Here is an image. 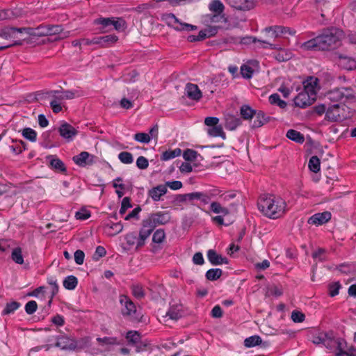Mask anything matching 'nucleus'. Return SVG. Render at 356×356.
<instances>
[{"instance_id": "a18cd8bd", "label": "nucleus", "mask_w": 356, "mask_h": 356, "mask_svg": "<svg viewBox=\"0 0 356 356\" xmlns=\"http://www.w3.org/2000/svg\"><path fill=\"white\" fill-rule=\"evenodd\" d=\"M320 159L317 156H312L309 161V168L313 172H318L320 170Z\"/></svg>"}, {"instance_id": "3c124183", "label": "nucleus", "mask_w": 356, "mask_h": 356, "mask_svg": "<svg viewBox=\"0 0 356 356\" xmlns=\"http://www.w3.org/2000/svg\"><path fill=\"white\" fill-rule=\"evenodd\" d=\"M131 289L132 294L136 298H137L138 300H141L145 297V291H144L143 288L142 287V286L138 285V284L133 285V286H131Z\"/></svg>"}, {"instance_id": "7ed1b4c3", "label": "nucleus", "mask_w": 356, "mask_h": 356, "mask_svg": "<svg viewBox=\"0 0 356 356\" xmlns=\"http://www.w3.org/2000/svg\"><path fill=\"white\" fill-rule=\"evenodd\" d=\"M170 220L168 212L158 211L149 214L147 218L142 220V227L149 233V236L156 226L167 224Z\"/></svg>"}, {"instance_id": "c85d7f7f", "label": "nucleus", "mask_w": 356, "mask_h": 356, "mask_svg": "<svg viewBox=\"0 0 356 356\" xmlns=\"http://www.w3.org/2000/svg\"><path fill=\"white\" fill-rule=\"evenodd\" d=\"M192 197V204L194 200L200 201L201 205L208 204L211 201V195L207 194L205 192H193L191 195Z\"/></svg>"}, {"instance_id": "69168bd1", "label": "nucleus", "mask_w": 356, "mask_h": 356, "mask_svg": "<svg viewBox=\"0 0 356 356\" xmlns=\"http://www.w3.org/2000/svg\"><path fill=\"white\" fill-rule=\"evenodd\" d=\"M166 316L172 320L177 321L181 317V314L176 307H172L167 312Z\"/></svg>"}, {"instance_id": "49530a36", "label": "nucleus", "mask_w": 356, "mask_h": 356, "mask_svg": "<svg viewBox=\"0 0 356 356\" xmlns=\"http://www.w3.org/2000/svg\"><path fill=\"white\" fill-rule=\"evenodd\" d=\"M22 136L31 142H35L37 140V132L29 127L24 128L22 131Z\"/></svg>"}, {"instance_id": "79ce46f5", "label": "nucleus", "mask_w": 356, "mask_h": 356, "mask_svg": "<svg viewBox=\"0 0 356 356\" xmlns=\"http://www.w3.org/2000/svg\"><path fill=\"white\" fill-rule=\"evenodd\" d=\"M20 302L17 301H12L10 302H8L5 307V309L1 312V315L6 316L13 313L20 307Z\"/></svg>"}, {"instance_id": "b1692460", "label": "nucleus", "mask_w": 356, "mask_h": 356, "mask_svg": "<svg viewBox=\"0 0 356 356\" xmlns=\"http://www.w3.org/2000/svg\"><path fill=\"white\" fill-rule=\"evenodd\" d=\"M168 190L165 185L160 184L148 191V195L155 202L160 200L161 197L166 194Z\"/></svg>"}, {"instance_id": "9d476101", "label": "nucleus", "mask_w": 356, "mask_h": 356, "mask_svg": "<svg viewBox=\"0 0 356 356\" xmlns=\"http://www.w3.org/2000/svg\"><path fill=\"white\" fill-rule=\"evenodd\" d=\"M167 19L172 23L173 28L179 31L190 32L197 29V27L195 25L181 22L179 19L172 13L168 14Z\"/></svg>"}, {"instance_id": "0eeeda50", "label": "nucleus", "mask_w": 356, "mask_h": 356, "mask_svg": "<svg viewBox=\"0 0 356 356\" xmlns=\"http://www.w3.org/2000/svg\"><path fill=\"white\" fill-rule=\"evenodd\" d=\"M346 345V341L341 338H335L333 336V332L327 333V337L324 341L323 346L330 350H337V352L342 348L343 346Z\"/></svg>"}, {"instance_id": "f03ea898", "label": "nucleus", "mask_w": 356, "mask_h": 356, "mask_svg": "<svg viewBox=\"0 0 356 356\" xmlns=\"http://www.w3.org/2000/svg\"><path fill=\"white\" fill-rule=\"evenodd\" d=\"M343 31L336 27L324 29L323 33L317 36L319 51H330L337 49L341 44Z\"/></svg>"}, {"instance_id": "a19ab883", "label": "nucleus", "mask_w": 356, "mask_h": 356, "mask_svg": "<svg viewBox=\"0 0 356 356\" xmlns=\"http://www.w3.org/2000/svg\"><path fill=\"white\" fill-rule=\"evenodd\" d=\"M11 259L17 264H24V257L22 255V250L20 247L15 248L12 250Z\"/></svg>"}, {"instance_id": "e433bc0d", "label": "nucleus", "mask_w": 356, "mask_h": 356, "mask_svg": "<svg viewBox=\"0 0 356 356\" xmlns=\"http://www.w3.org/2000/svg\"><path fill=\"white\" fill-rule=\"evenodd\" d=\"M63 284L66 289L74 290L78 284V280L74 275H69L65 278Z\"/></svg>"}, {"instance_id": "20e7f679", "label": "nucleus", "mask_w": 356, "mask_h": 356, "mask_svg": "<svg viewBox=\"0 0 356 356\" xmlns=\"http://www.w3.org/2000/svg\"><path fill=\"white\" fill-rule=\"evenodd\" d=\"M149 237V233L145 232L141 227L138 236L134 232H129L124 236V240L129 250L135 246V250L138 251L145 245V241Z\"/></svg>"}, {"instance_id": "864d4df0", "label": "nucleus", "mask_w": 356, "mask_h": 356, "mask_svg": "<svg viewBox=\"0 0 356 356\" xmlns=\"http://www.w3.org/2000/svg\"><path fill=\"white\" fill-rule=\"evenodd\" d=\"M165 238V233L163 229H156L152 236V242L155 243H161Z\"/></svg>"}, {"instance_id": "cd10ccee", "label": "nucleus", "mask_w": 356, "mask_h": 356, "mask_svg": "<svg viewBox=\"0 0 356 356\" xmlns=\"http://www.w3.org/2000/svg\"><path fill=\"white\" fill-rule=\"evenodd\" d=\"M94 24L100 25L99 30L102 32H108L113 30L112 17H99L94 20Z\"/></svg>"}, {"instance_id": "bf43d9fd", "label": "nucleus", "mask_w": 356, "mask_h": 356, "mask_svg": "<svg viewBox=\"0 0 356 356\" xmlns=\"http://www.w3.org/2000/svg\"><path fill=\"white\" fill-rule=\"evenodd\" d=\"M76 93H78L77 91L65 90L60 95H56V98L58 100L72 99L77 96L76 95Z\"/></svg>"}, {"instance_id": "c756f323", "label": "nucleus", "mask_w": 356, "mask_h": 356, "mask_svg": "<svg viewBox=\"0 0 356 356\" xmlns=\"http://www.w3.org/2000/svg\"><path fill=\"white\" fill-rule=\"evenodd\" d=\"M286 136L289 139L297 143L302 144L305 142L304 135L295 129H289Z\"/></svg>"}, {"instance_id": "6e6552de", "label": "nucleus", "mask_w": 356, "mask_h": 356, "mask_svg": "<svg viewBox=\"0 0 356 356\" xmlns=\"http://www.w3.org/2000/svg\"><path fill=\"white\" fill-rule=\"evenodd\" d=\"M46 161L49 163L48 166L56 172L67 175V168L65 163L57 157L56 155H48Z\"/></svg>"}, {"instance_id": "72a5a7b5", "label": "nucleus", "mask_w": 356, "mask_h": 356, "mask_svg": "<svg viewBox=\"0 0 356 356\" xmlns=\"http://www.w3.org/2000/svg\"><path fill=\"white\" fill-rule=\"evenodd\" d=\"M210 209L215 213L222 214V216H227L229 213V211L227 208L223 207L218 202H213L211 203Z\"/></svg>"}, {"instance_id": "f3484780", "label": "nucleus", "mask_w": 356, "mask_h": 356, "mask_svg": "<svg viewBox=\"0 0 356 356\" xmlns=\"http://www.w3.org/2000/svg\"><path fill=\"white\" fill-rule=\"evenodd\" d=\"M56 346L63 350H75L78 346L74 339L65 336H58L56 337Z\"/></svg>"}, {"instance_id": "f704fd0d", "label": "nucleus", "mask_w": 356, "mask_h": 356, "mask_svg": "<svg viewBox=\"0 0 356 356\" xmlns=\"http://www.w3.org/2000/svg\"><path fill=\"white\" fill-rule=\"evenodd\" d=\"M112 28L118 31H123L127 28V23L122 17H112Z\"/></svg>"}, {"instance_id": "680f3d73", "label": "nucleus", "mask_w": 356, "mask_h": 356, "mask_svg": "<svg viewBox=\"0 0 356 356\" xmlns=\"http://www.w3.org/2000/svg\"><path fill=\"white\" fill-rule=\"evenodd\" d=\"M132 207V204L131 203V198L129 197H125L123 198L121 204V207L120 209V214L124 215L127 210L129 208Z\"/></svg>"}, {"instance_id": "5fc2aeb1", "label": "nucleus", "mask_w": 356, "mask_h": 356, "mask_svg": "<svg viewBox=\"0 0 356 356\" xmlns=\"http://www.w3.org/2000/svg\"><path fill=\"white\" fill-rule=\"evenodd\" d=\"M15 145L10 146V148L13 153L19 154L22 153L23 150L26 149V143L23 140H15Z\"/></svg>"}, {"instance_id": "9b49d317", "label": "nucleus", "mask_w": 356, "mask_h": 356, "mask_svg": "<svg viewBox=\"0 0 356 356\" xmlns=\"http://www.w3.org/2000/svg\"><path fill=\"white\" fill-rule=\"evenodd\" d=\"M96 156L89 154L88 152H81L78 155L73 156V161L80 167L91 165L95 163Z\"/></svg>"}, {"instance_id": "1a4fd4ad", "label": "nucleus", "mask_w": 356, "mask_h": 356, "mask_svg": "<svg viewBox=\"0 0 356 356\" xmlns=\"http://www.w3.org/2000/svg\"><path fill=\"white\" fill-rule=\"evenodd\" d=\"M120 302L123 307L122 314L123 316H133L136 313V307L134 302L126 295L120 296Z\"/></svg>"}, {"instance_id": "4c0bfd02", "label": "nucleus", "mask_w": 356, "mask_h": 356, "mask_svg": "<svg viewBox=\"0 0 356 356\" xmlns=\"http://www.w3.org/2000/svg\"><path fill=\"white\" fill-rule=\"evenodd\" d=\"M149 290L152 293V298L158 299L161 298L163 291V286L160 284H151Z\"/></svg>"}, {"instance_id": "052dcab7", "label": "nucleus", "mask_w": 356, "mask_h": 356, "mask_svg": "<svg viewBox=\"0 0 356 356\" xmlns=\"http://www.w3.org/2000/svg\"><path fill=\"white\" fill-rule=\"evenodd\" d=\"M328 332H319L316 335H314L312 337V341L317 345L323 344L324 343V341H325V339L327 337Z\"/></svg>"}, {"instance_id": "4be33fe9", "label": "nucleus", "mask_w": 356, "mask_h": 356, "mask_svg": "<svg viewBox=\"0 0 356 356\" xmlns=\"http://www.w3.org/2000/svg\"><path fill=\"white\" fill-rule=\"evenodd\" d=\"M207 258L209 262L213 266L227 264L229 261L227 258L222 257L216 252V250L210 249L207 251Z\"/></svg>"}, {"instance_id": "ea45409f", "label": "nucleus", "mask_w": 356, "mask_h": 356, "mask_svg": "<svg viewBox=\"0 0 356 356\" xmlns=\"http://www.w3.org/2000/svg\"><path fill=\"white\" fill-rule=\"evenodd\" d=\"M262 339L258 335H253L244 340V346L247 348L254 347L261 343Z\"/></svg>"}, {"instance_id": "e2e57ef3", "label": "nucleus", "mask_w": 356, "mask_h": 356, "mask_svg": "<svg viewBox=\"0 0 356 356\" xmlns=\"http://www.w3.org/2000/svg\"><path fill=\"white\" fill-rule=\"evenodd\" d=\"M277 26L266 27L263 31L266 32L267 38L275 39L280 37L279 33H277Z\"/></svg>"}, {"instance_id": "4d7b16f0", "label": "nucleus", "mask_w": 356, "mask_h": 356, "mask_svg": "<svg viewBox=\"0 0 356 356\" xmlns=\"http://www.w3.org/2000/svg\"><path fill=\"white\" fill-rule=\"evenodd\" d=\"M119 160L124 164H130L134 161L132 154L128 152H122L118 154Z\"/></svg>"}, {"instance_id": "5701e85b", "label": "nucleus", "mask_w": 356, "mask_h": 356, "mask_svg": "<svg viewBox=\"0 0 356 356\" xmlns=\"http://www.w3.org/2000/svg\"><path fill=\"white\" fill-rule=\"evenodd\" d=\"M225 127L226 129L229 131L235 130L242 123L240 118L232 114L226 115L225 117Z\"/></svg>"}, {"instance_id": "7c9ffc66", "label": "nucleus", "mask_w": 356, "mask_h": 356, "mask_svg": "<svg viewBox=\"0 0 356 356\" xmlns=\"http://www.w3.org/2000/svg\"><path fill=\"white\" fill-rule=\"evenodd\" d=\"M300 48L304 51H319L318 50V40L317 36L313 39L309 40L303 42L300 45Z\"/></svg>"}, {"instance_id": "dca6fc26", "label": "nucleus", "mask_w": 356, "mask_h": 356, "mask_svg": "<svg viewBox=\"0 0 356 356\" xmlns=\"http://www.w3.org/2000/svg\"><path fill=\"white\" fill-rule=\"evenodd\" d=\"M257 42H259V44L261 45V47H263L264 49H267V48H268L270 49H277L275 44L270 43L268 40H259L254 36L247 35V36L241 38V40H240L241 44H246V45L250 44L252 43H255Z\"/></svg>"}, {"instance_id": "a878e982", "label": "nucleus", "mask_w": 356, "mask_h": 356, "mask_svg": "<svg viewBox=\"0 0 356 356\" xmlns=\"http://www.w3.org/2000/svg\"><path fill=\"white\" fill-rule=\"evenodd\" d=\"M24 33L22 28L6 26L0 30V36L6 39L17 38V34Z\"/></svg>"}, {"instance_id": "37998d69", "label": "nucleus", "mask_w": 356, "mask_h": 356, "mask_svg": "<svg viewBox=\"0 0 356 356\" xmlns=\"http://www.w3.org/2000/svg\"><path fill=\"white\" fill-rule=\"evenodd\" d=\"M268 100L270 104H276L281 108H284L287 106L286 102L284 100H282L277 93L270 95Z\"/></svg>"}, {"instance_id": "423d86ee", "label": "nucleus", "mask_w": 356, "mask_h": 356, "mask_svg": "<svg viewBox=\"0 0 356 356\" xmlns=\"http://www.w3.org/2000/svg\"><path fill=\"white\" fill-rule=\"evenodd\" d=\"M118 40V37L114 34L104 36L95 37L91 40H87V44H99L102 47H108Z\"/></svg>"}, {"instance_id": "13d9d810", "label": "nucleus", "mask_w": 356, "mask_h": 356, "mask_svg": "<svg viewBox=\"0 0 356 356\" xmlns=\"http://www.w3.org/2000/svg\"><path fill=\"white\" fill-rule=\"evenodd\" d=\"M341 285L339 282H335L328 285L329 295L330 297H334L339 294Z\"/></svg>"}, {"instance_id": "58836bf2", "label": "nucleus", "mask_w": 356, "mask_h": 356, "mask_svg": "<svg viewBox=\"0 0 356 356\" xmlns=\"http://www.w3.org/2000/svg\"><path fill=\"white\" fill-rule=\"evenodd\" d=\"M181 153V150L179 148H176L173 150L169 149V150L165 151L161 156V161H168V160L174 159L177 156H180Z\"/></svg>"}, {"instance_id": "2eb2a0df", "label": "nucleus", "mask_w": 356, "mask_h": 356, "mask_svg": "<svg viewBox=\"0 0 356 356\" xmlns=\"http://www.w3.org/2000/svg\"><path fill=\"white\" fill-rule=\"evenodd\" d=\"M331 216L332 215L330 211L316 213L309 218L307 223L316 226L321 225L327 222L331 219Z\"/></svg>"}, {"instance_id": "bb28decb", "label": "nucleus", "mask_w": 356, "mask_h": 356, "mask_svg": "<svg viewBox=\"0 0 356 356\" xmlns=\"http://www.w3.org/2000/svg\"><path fill=\"white\" fill-rule=\"evenodd\" d=\"M254 117L255 119L252 124V128L253 129L261 127L267 123L270 119V118L269 116H266L262 111H256Z\"/></svg>"}, {"instance_id": "8fccbe9b", "label": "nucleus", "mask_w": 356, "mask_h": 356, "mask_svg": "<svg viewBox=\"0 0 356 356\" xmlns=\"http://www.w3.org/2000/svg\"><path fill=\"white\" fill-rule=\"evenodd\" d=\"M104 227L105 228L112 229L113 231V233H112L111 234L113 235H116L120 233L123 229V225L120 221L117 222H108L105 224Z\"/></svg>"}, {"instance_id": "412c9836", "label": "nucleus", "mask_w": 356, "mask_h": 356, "mask_svg": "<svg viewBox=\"0 0 356 356\" xmlns=\"http://www.w3.org/2000/svg\"><path fill=\"white\" fill-rule=\"evenodd\" d=\"M24 33L30 36L41 37L48 35L47 25H40L36 28L22 27Z\"/></svg>"}, {"instance_id": "39448f33", "label": "nucleus", "mask_w": 356, "mask_h": 356, "mask_svg": "<svg viewBox=\"0 0 356 356\" xmlns=\"http://www.w3.org/2000/svg\"><path fill=\"white\" fill-rule=\"evenodd\" d=\"M327 98L334 102L346 103L356 99L350 88H335L327 93Z\"/></svg>"}, {"instance_id": "c9c22d12", "label": "nucleus", "mask_w": 356, "mask_h": 356, "mask_svg": "<svg viewBox=\"0 0 356 356\" xmlns=\"http://www.w3.org/2000/svg\"><path fill=\"white\" fill-rule=\"evenodd\" d=\"M222 275V270L220 268H211L207 271L205 277L209 281H216Z\"/></svg>"}, {"instance_id": "774afa93", "label": "nucleus", "mask_w": 356, "mask_h": 356, "mask_svg": "<svg viewBox=\"0 0 356 356\" xmlns=\"http://www.w3.org/2000/svg\"><path fill=\"white\" fill-rule=\"evenodd\" d=\"M24 309L27 314H33L38 309V304L35 300H30L26 304Z\"/></svg>"}, {"instance_id": "c03bdc74", "label": "nucleus", "mask_w": 356, "mask_h": 356, "mask_svg": "<svg viewBox=\"0 0 356 356\" xmlns=\"http://www.w3.org/2000/svg\"><path fill=\"white\" fill-rule=\"evenodd\" d=\"M208 134L209 136H213V137L220 136L222 139L226 138L225 133L223 131V129L220 125H219V126L216 125L213 127L209 128L208 129Z\"/></svg>"}, {"instance_id": "473e14b6", "label": "nucleus", "mask_w": 356, "mask_h": 356, "mask_svg": "<svg viewBox=\"0 0 356 356\" xmlns=\"http://www.w3.org/2000/svg\"><path fill=\"white\" fill-rule=\"evenodd\" d=\"M209 8L213 13L224 15L225 6L220 0H212L209 3Z\"/></svg>"}, {"instance_id": "09e8293b", "label": "nucleus", "mask_w": 356, "mask_h": 356, "mask_svg": "<svg viewBox=\"0 0 356 356\" xmlns=\"http://www.w3.org/2000/svg\"><path fill=\"white\" fill-rule=\"evenodd\" d=\"M346 345L343 346L338 352L336 353L335 356H356V348L351 346L346 350Z\"/></svg>"}, {"instance_id": "aec40b11", "label": "nucleus", "mask_w": 356, "mask_h": 356, "mask_svg": "<svg viewBox=\"0 0 356 356\" xmlns=\"http://www.w3.org/2000/svg\"><path fill=\"white\" fill-rule=\"evenodd\" d=\"M318 83V79L316 77H308L305 81H303V91L316 97Z\"/></svg>"}, {"instance_id": "603ef678", "label": "nucleus", "mask_w": 356, "mask_h": 356, "mask_svg": "<svg viewBox=\"0 0 356 356\" xmlns=\"http://www.w3.org/2000/svg\"><path fill=\"white\" fill-rule=\"evenodd\" d=\"M126 339L129 343L136 344L140 339V333L137 331H129L126 334Z\"/></svg>"}, {"instance_id": "f257e3e1", "label": "nucleus", "mask_w": 356, "mask_h": 356, "mask_svg": "<svg viewBox=\"0 0 356 356\" xmlns=\"http://www.w3.org/2000/svg\"><path fill=\"white\" fill-rule=\"evenodd\" d=\"M257 207L264 216L271 219H277L285 213L286 203L280 197L272 194H264L259 197Z\"/></svg>"}, {"instance_id": "ddd939ff", "label": "nucleus", "mask_w": 356, "mask_h": 356, "mask_svg": "<svg viewBox=\"0 0 356 356\" xmlns=\"http://www.w3.org/2000/svg\"><path fill=\"white\" fill-rule=\"evenodd\" d=\"M315 99L316 97L302 91L294 98L293 101L296 106L305 108L312 104Z\"/></svg>"}, {"instance_id": "338daca9", "label": "nucleus", "mask_w": 356, "mask_h": 356, "mask_svg": "<svg viewBox=\"0 0 356 356\" xmlns=\"http://www.w3.org/2000/svg\"><path fill=\"white\" fill-rule=\"evenodd\" d=\"M134 138L140 143H148L151 140V136L146 133H137L134 135Z\"/></svg>"}, {"instance_id": "6e6d98bb", "label": "nucleus", "mask_w": 356, "mask_h": 356, "mask_svg": "<svg viewBox=\"0 0 356 356\" xmlns=\"http://www.w3.org/2000/svg\"><path fill=\"white\" fill-rule=\"evenodd\" d=\"M97 341L100 344H106V345H118L120 342L118 341L116 337H105L103 338L98 337L97 338Z\"/></svg>"}, {"instance_id": "4468645a", "label": "nucleus", "mask_w": 356, "mask_h": 356, "mask_svg": "<svg viewBox=\"0 0 356 356\" xmlns=\"http://www.w3.org/2000/svg\"><path fill=\"white\" fill-rule=\"evenodd\" d=\"M227 3L231 7L241 11H248L255 7L253 0H227Z\"/></svg>"}, {"instance_id": "2f4dec72", "label": "nucleus", "mask_w": 356, "mask_h": 356, "mask_svg": "<svg viewBox=\"0 0 356 356\" xmlns=\"http://www.w3.org/2000/svg\"><path fill=\"white\" fill-rule=\"evenodd\" d=\"M256 110L248 105H243L240 108V114L243 120H251L255 115Z\"/></svg>"}, {"instance_id": "0e129e2a", "label": "nucleus", "mask_w": 356, "mask_h": 356, "mask_svg": "<svg viewBox=\"0 0 356 356\" xmlns=\"http://www.w3.org/2000/svg\"><path fill=\"white\" fill-rule=\"evenodd\" d=\"M253 72V69L247 65H243L241 67V74L243 78L250 79L252 76Z\"/></svg>"}, {"instance_id": "a211bd4d", "label": "nucleus", "mask_w": 356, "mask_h": 356, "mask_svg": "<svg viewBox=\"0 0 356 356\" xmlns=\"http://www.w3.org/2000/svg\"><path fill=\"white\" fill-rule=\"evenodd\" d=\"M58 132L63 138L67 139V140H72L73 137H74L78 134L77 130L71 124L67 122H65L60 125L58 129Z\"/></svg>"}, {"instance_id": "6ab92c4d", "label": "nucleus", "mask_w": 356, "mask_h": 356, "mask_svg": "<svg viewBox=\"0 0 356 356\" xmlns=\"http://www.w3.org/2000/svg\"><path fill=\"white\" fill-rule=\"evenodd\" d=\"M339 104H335L330 107L326 111L325 119L330 122H339L342 120L339 111Z\"/></svg>"}, {"instance_id": "de8ad7c7", "label": "nucleus", "mask_w": 356, "mask_h": 356, "mask_svg": "<svg viewBox=\"0 0 356 356\" xmlns=\"http://www.w3.org/2000/svg\"><path fill=\"white\" fill-rule=\"evenodd\" d=\"M198 156H201L200 154L192 149H186L183 153V157L186 161H194Z\"/></svg>"}, {"instance_id": "f8f14e48", "label": "nucleus", "mask_w": 356, "mask_h": 356, "mask_svg": "<svg viewBox=\"0 0 356 356\" xmlns=\"http://www.w3.org/2000/svg\"><path fill=\"white\" fill-rule=\"evenodd\" d=\"M335 55L338 58L337 63L340 68L348 71L356 69V60L354 58L339 53H336Z\"/></svg>"}, {"instance_id": "393cba45", "label": "nucleus", "mask_w": 356, "mask_h": 356, "mask_svg": "<svg viewBox=\"0 0 356 356\" xmlns=\"http://www.w3.org/2000/svg\"><path fill=\"white\" fill-rule=\"evenodd\" d=\"M186 93L188 98L198 101L202 97V92L199 89L198 86L193 83H187L186 87Z\"/></svg>"}]
</instances>
